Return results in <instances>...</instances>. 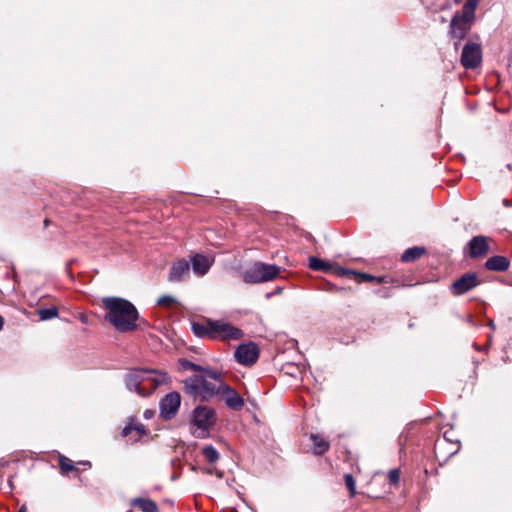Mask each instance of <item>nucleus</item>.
<instances>
[{
  "label": "nucleus",
  "mask_w": 512,
  "mask_h": 512,
  "mask_svg": "<svg viewBox=\"0 0 512 512\" xmlns=\"http://www.w3.org/2000/svg\"><path fill=\"white\" fill-rule=\"evenodd\" d=\"M102 304L106 310L105 320L118 332L126 333L137 329L139 313L133 303L121 297H105Z\"/></svg>",
  "instance_id": "f257e3e1"
},
{
  "label": "nucleus",
  "mask_w": 512,
  "mask_h": 512,
  "mask_svg": "<svg viewBox=\"0 0 512 512\" xmlns=\"http://www.w3.org/2000/svg\"><path fill=\"white\" fill-rule=\"evenodd\" d=\"M222 387H224V381L221 374L207 368L202 373L188 377L184 381L186 394L199 401H208L219 395Z\"/></svg>",
  "instance_id": "f03ea898"
},
{
  "label": "nucleus",
  "mask_w": 512,
  "mask_h": 512,
  "mask_svg": "<svg viewBox=\"0 0 512 512\" xmlns=\"http://www.w3.org/2000/svg\"><path fill=\"white\" fill-rule=\"evenodd\" d=\"M193 333L201 338L214 340H238L243 336L240 329L222 321L205 320L192 323Z\"/></svg>",
  "instance_id": "7ed1b4c3"
},
{
  "label": "nucleus",
  "mask_w": 512,
  "mask_h": 512,
  "mask_svg": "<svg viewBox=\"0 0 512 512\" xmlns=\"http://www.w3.org/2000/svg\"><path fill=\"white\" fill-rule=\"evenodd\" d=\"M480 0H466L462 10L455 13L450 23V35L456 40L455 47L467 36L474 21L475 10Z\"/></svg>",
  "instance_id": "20e7f679"
},
{
  "label": "nucleus",
  "mask_w": 512,
  "mask_h": 512,
  "mask_svg": "<svg viewBox=\"0 0 512 512\" xmlns=\"http://www.w3.org/2000/svg\"><path fill=\"white\" fill-rule=\"evenodd\" d=\"M280 272L281 268L277 265L257 261L243 272L242 279L248 284L269 282L276 279Z\"/></svg>",
  "instance_id": "39448f33"
},
{
  "label": "nucleus",
  "mask_w": 512,
  "mask_h": 512,
  "mask_svg": "<svg viewBox=\"0 0 512 512\" xmlns=\"http://www.w3.org/2000/svg\"><path fill=\"white\" fill-rule=\"evenodd\" d=\"M149 376V369H133L125 375V385L128 390L135 391L142 397L149 396L145 390L144 384L146 377Z\"/></svg>",
  "instance_id": "423d86ee"
},
{
  "label": "nucleus",
  "mask_w": 512,
  "mask_h": 512,
  "mask_svg": "<svg viewBox=\"0 0 512 512\" xmlns=\"http://www.w3.org/2000/svg\"><path fill=\"white\" fill-rule=\"evenodd\" d=\"M194 425L200 430L199 437H204L207 430L215 422V412L206 406H199L193 413Z\"/></svg>",
  "instance_id": "0eeeda50"
},
{
  "label": "nucleus",
  "mask_w": 512,
  "mask_h": 512,
  "mask_svg": "<svg viewBox=\"0 0 512 512\" xmlns=\"http://www.w3.org/2000/svg\"><path fill=\"white\" fill-rule=\"evenodd\" d=\"M482 61L481 46L475 42H467L463 47L461 54V63L466 69H474Z\"/></svg>",
  "instance_id": "6e6552de"
},
{
  "label": "nucleus",
  "mask_w": 512,
  "mask_h": 512,
  "mask_svg": "<svg viewBox=\"0 0 512 512\" xmlns=\"http://www.w3.org/2000/svg\"><path fill=\"white\" fill-rule=\"evenodd\" d=\"M479 284L480 281L476 273L469 272L455 280L450 286V291L453 295L460 296L477 287Z\"/></svg>",
  "instance_id": "1a4fd4ad"
},
{
  "label": "nucleus",
  "mask_w": 512,
  "mask_h": 512,
  "mask_svg": "<svg viewBox=\"0 0 512 512\" xmlns=\"http://www.w3.org/2000/svg\"><path fill=\"white\" fill-rule=\"evenodd\" d=\"M234 356L238 363L250 366L258 360L259 349L252 342L241 344L235 350Z\"/></svg>",
  "instance_id": "9d476101"
},
{
  "label": "nucleus",
  "mask_w": 512,
  "mask_h": 512,
  "mask_svg": "<svg viewBox=\"0 0 512 512\" xmlns=\"http://www.w3.org/2000/svg\"><path fill=\"white\" fill-rule=\"evenodd\" d=\"M181 404V398L179 393L171 392L167 394L160 402V413L166 419H170L174 416Z\"/></svg>",
  "instance_id": "9b49d317"
},
{
  "label": "nucleus",
  "mask_w": 512,
  "mask_h": 512,
  "mask_svg": "<svg viewBox=\"0 0 512 512\" xmlns=\"http://www.w3.org/2000/svg\"><path fill=\"white\" fill-rule=\"evenodd\" d=\"M170 382V376L163 371L149 369V376L145 379V390L149 392V395L161 385H166Z\"/></svg>",
  "instance_id": "f8f14e48"
},
{
  "label": "nucleus",
  "mask_w": 512,
  "mask_h": 512,
  "mask_svg": "<svg viewBox=\"0 0 512 512\" xmlns=\"http://www.w3.org/2000/svg\"><path fill=\"white\" fill-rule=\"evenodd\" d=\"M190 263L182 258L172 263L171 270L168 276L170 282H180L189 275Z\"/></svg>",
  "instance_id": "ddd939ff"
},
{
  "label": "nucleus",
  "mask_w": 512,
  "mask_h": 512,
  "mask_svg": "<svg viewBox=\"0 0 512 512\" xmlns=\"http://www.w3.org/2000/svg\"><path fill=\"white\" fill-rule=\"evenodd\" d=\"M220 394L223 396L225 404L234 410H240L244 406L243 398L230 386L224 382Z\"/></svg>",
  "instance_id": "4468645a"
},
{
  "label": "nucleus",
  "mask_w": 512,
  "mask_h": 512,
  "mask_svg": "<svg viewBox=\"0 0 512 512\" xmlns=\"http://www.w3.org/2000/svg\"><path fill=\"white\" fill-rule=\"evenodd\" d=\"M214 263V258L203 254H195L191 257L193 272L198 276H204Z\"/></svg>",
  "instance_id": "2eb2a0df"
},
{
  "label": "nucleus",
  "mask_w": 512,
  "mask_h": 512,
  "mask_svg": "<svg viewBox=\"0 0 512 512\" xmlns=\"http://www.w3.org/2000/svg\"><path fill=\"white\" fill-rule=\"evenodd\" d=\"M470 256L473 258L482 257L488 252V238L475 236L469 241Z\"/></svg>",
  "instance_id": "dca6fc26"
},
{
  "label": "nucleus",
  "mask_w": 512,
  "mask_h": 512,
  "mask_svg": "<svg viewBox=\"0 0 512 512\" xmlns=\"http://www.w3.org/2000/svg\"><path fill=\"white\" fill-rule=\"evenodd\" d=\"M132 434H135L130 438L131 441H138L143 435L146 434V430L143 424L141 423H129L122 430V435L124 437H128Z\"/></svg>",
  "instance_id": "f3484780"
},
{
  "label": "nucleus",
  "mask_w": 512,
  "mask_h": 512,
  "mask_svg": "<svg viewBox=\"0 0 512 512\" xmlns=\"http://www.w3.org/2000/svg\"><path fill=\"white\" fill-rule=\"evenodd\" d=\"M485 267L491 271H505L509 268V260L504 256H493L486 261Z\"/></svg>",
  "instance_id": "a211bd4d"
},
{
  "label": "nucleus",
  "mask_w": 512,
  "mask_h": 512,
  "mask_svg": "<svg viewBox=\"0 0 512 512\" xmlns=\"http://www.w3.org/2000/svg\"><path fill=\"white\" fill-rule=\"evenodd\" d=\"M132 505L142 512H158L156 502L148 498H135L132 500Z\"/></svg>",
  "instance_id": "6ab92c4d"
},
{
  "label": "nucleus",
  "mask_w": 512,
  "mask_h": 512,
  "mask_svg": "<svg viewBox=\"0 0 512 512\" xmlns=\"http://www.w3.org/2000/svg\"><path fill=\"white\" fill-rule=\"evenodd\" d=\"M310 440L313 443V450L315 454H323L329 450L330 444L327 440L318 434H311Z\"/></svg>",
  "instance_id": "aec40b11"
},
{
  "label": "nucleus",
  "mask_w": 512,
  "mask_h": 512,
  "mask_svg": "<svg viewBox=\"0 0 512 512\" xmlns=\"http://www.w3.org/2000/svg\"><path fill=\"white\" fill-rule=\"evenodd\" d=\"M425 253V249L421 247H412L407 249L401 256L402 261L412 262L420 258Z\"/></svg>",
  "instance_id": "412c9836"
},
{
  "label": "nucleus",
  "mask_w": 512,
  "mask_h": 512,
  "mask_svg": "<svg viewBox=\"0 0 512 512\" xmlns=\"http://www.w3.org/2000/svg\"><path fill=\"white\" fill-rule=\"evenodd\" d=\"M309 268L315 271H329L331 269V265L317 257H310Z\"/></svg>",
  "instance_id": "4be33fe9"
},
{
  "label": "nucleus",
  "mask_w": 512,
  "mask_h": 512,
  "mask_svg": "<svg viewBox=\"0 0 512 512\" xmlns=\"http://www.w3.org/2000/svg\"><path fill=\"white\" fill-rule=\"evenodd\" d=\"M179 365L183 370L195 371L198 374L202 373L206 369L205 367L197 365L187 359H179Z\"/></svg>",
  "instance_id": "5701e85b"
},
{
  "label": "nucleus",
  "mask_w": 512,
  "mask_h": 512,
  "mask_svg": "<svg viewBox=\"0 0 512 512\" xmlns=\"http://www.w3.org/2000/svg\"><path fill=\"white\" fill-rule=\"evenodd\" d=\"M202 454L204 455L205 459L209 462V463H214L218 460L219 458V453L217 452V450L211 446V445H208V446H205L203 449H202Z\"/></svg>",
  "instance_id": "b1692460"
},
{
  "label": "nucleus",
  "mask_w": 512,
  "mask_h": 512,
  "mask_svg": "<svg viewBox=\"0 0 512 512\" xmlns=\"http://www.w3.org/2000/svg\"><path fill=\"white\" fill-rule=\"evenodd\" d=\"M39 317L41 320L46 321L53 319L58 316V311L56 308H45L38 311Z\"/></svg>",
  "instance_id": "393cba45"
},
{
  "label": "nucleus",
  "mask_w": 512,
  "mask_h": 512,
  "mask_svg": "<svg viewBox=\"0 0 512 512\" xmlns=\"http://www.w3.org/2000/svg\"><path fill=\"white\" fill-rule=\"evenodd\" d=\"M60 468L63 472H69L75 469L71 460L66 457L61 456L59 460Z\"/></svg>",
  "instance_id": "a878e982"
},
{
  "label": "nucleus",
  "mask_w": 512,
  "mask_h": 512,
  "mask_svg": "<svg viewBox=\"0 0 512 512\" xmlns=\"http://www.w3.org/2000/svg\"><path fill=\"white\" fill-rule=\"evenodd\" d=\"M344 479H345V484H346L348 490L350 491V494L353 496L356 492V483L354 481V478L352 477V475L346 474L344 476Z\"/></svg>",
  "instance_id": "bb28decb"
},
{
  "label": "nucleus",
  "mask_w": 512,
  "mask_h": 512,
  "mask_svg": "<svg viewBox=\"0 0 512 512\" xmlns=\"http://www.w3.org/2000/svg\"><path fill=\"white\" fill-rule=\"evenodd\" d=\"M388 479L392 484H397L400 479V472L398 469L390 470L388 473Z\"/></svg>",
  "instance_id": "cd10ccee"
},
{
  "label": "nucleus",
  "mask_w": 512,
  "mask_h": 512,
  "mask_svg": "<svg viewBox=\"0 0 512 512\" xmlns=\"http://www.w3.org/2000/svg\"><path fill=\"white\" fill-rule=\"evenodd\" d=\"M174 302H175L174 298L171 296H168V295H164V296L160 297L157 301L158 305H160V306H170Z\"/></svg>",
  "instance_id": "c85d7f7f"
},
{
  "label": "nucleus",
  "mask_w": 512,
  "mask_h": 512,
  "mask_svg": "<svg viewBox=\"0 0 512 512\" xmlns=\"http://www.w3.org/2000/svg\"><path fill=\"white\" fill-rule=\"evenodd\" d=\"M338 274H340V275H348V274H353V272L350 271V270L341 268V269L338 270Z\"/></svg>",
  "instance_id": "c756f323"
},
{
  "label": "nucleus",
  "mask_w": 512,
  "mask_h": 512,
  "mask_svg": "<svg viewBox=\"0 0 512 512\" xmlns=\"http://www.w3.org/2000/svg\"><path fill=\"white\" fill-rule=\"evenodd\" d=\"M153 415H154V411H152V410H146V411L144 412V417H145L146 419L151 418Z\"/></svg>",
  "instance_id": "7c9ffc66"
},
{
  "label": "nucleus",
  "mask_w": 512,
  "mask_h": 512,
  "mask_svg": "<svg viewBox=\"0 0 512 512\" xmlns=\"http://www.w3.org/2000/svg\"><path fill=\"white\" fill-rule=\"evenodd\" d=\"M79 319H80V321H81L82 323H85V324H87V323H88V318H87V316H85V315H80Z\"/></svg>",
  "instance_id": "2f4dec72"
},
{
  "label": "nucleus",
  "mask_w": 512,
  "mask_h": 512,
  "mask_svg": "<svg viewBox=\"0 0 512 512\" xmlns=\"http://www.w3.org/2000/svg\"><path fill=\"white\" fill-rule=\"evenodd\" d=\"M488 326L492 329V330H495L496 326H495V323L493 320H489L488 322Z\"/></svg>",
  "instance_id": "473e14b6"
},
{
  "label": "nucleus",
  "mask_w": 512,
  "mask_h": 512,
  "mask_svg": "<svg viewBox=\"0 0 512 512\" xmlns=\"http://www.w3.org/2000/svg\"><path fill=\"white\" fill-rule=\"evenodd\" d=\"M503 204H504V206H506V207H510V206H511V205H510V203H509V201H508V200H506V199H505V200H503Z\"/></svg>",
  "instance_id": "72a5a7b5"
},
{
  "label": "nucleus",
  "mask_w": 512,
  "mask_h": 512,
  "mask_svg": "<svg viewBox=\"0 0 512 512\" xmlns=\"http://www.w3.org/2000/svg\"><path fill=\"white\" fill-rule=\"evenodd\" d=\"M361 277L365 278V279H371L372 277L367 275V274H359Z\"/></svg>",
  "instance_id": "f704fd0d"
},
{
  "label": "nucleus",
  "mask_w": 512,
  "mask_h": 512,
  "mask_svg": "<svg viewBox=\"0 0 512 512\" xmlns=\"http://www.w3.org/2000/svg\"><path fill=\"white\" fill-rule=\"evenodd\" d=\"M3 323H4L3 318H2V316L0 315V330H1V329H2V327H3Z\"/></svg>",
  "instance_id": "c9c22d12"
},
{
  "label": "nucleus",
  "mask_w": 512,
  "mask_h": 512,
  "mask_svg": "<svg viewBox=\"0 0 512 512\" xmlns=\"http://www.w3.org/2000/svg\"><path fill=\"white\" fill-rule=\"evenodd\" d=\"M18 512H26V507L25 506H22Z\"/></svg>",
  "instance_id": "e433bc0d"
},
{
  "label": "nucleus",
  "mask_w": 512,
  "mask_h": 512,
  "mask_svg": "<svg viewBox=\"0 0 512 512\" xmlns=\"http://www.w3.org/2000/svg\"><path fill=\"white\" fill-rule=\"evenodd\" d=\"M216 475H217V477L221 478V477H222V472L217 471V472H216Z\"/></svg>",
  "instance_id": "4c0bfd02"
},
{
  "label": "nucleus",
  "mask_w": 512,
  "mask_h": 512,
  "mask_svg": "<svg viewBox=\"0 0 512 512\" xmlns=\"http://www.w3.org/2000/svg\"><path fill=\"white\" fill-rule=\"evenodd\" d=\"M491 340H492V335H489V336H488L489 344L491 343Z\"/></svg>",
  "instance_id": "58836bf2"
},
{
  "label": "nucleus",
  "mask_w": 512,
  "mask_h": 512,
  "mask_svg": "<svg viewBox=\"0 0 512 512\" xmlns=\"http://www.w3.org/2000/svg\"><path fill=\"white\" fill-rule=\"evenodd\" d=\"M447 439V432L444 433V440Z\"/></svg>",
  "instance_id": "ea45409f"
}]
</instances>
